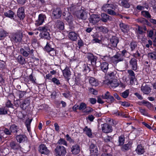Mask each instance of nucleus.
<instances>
[{
	"label": "nucleus",
	"instance_id": "1",
	"mask_svg": "<svg viewBox=\"0 0 156 156\" xmlns=\"http://www.w3.org/2000/svg\"><path fill=\"white\" fill-rule=\"evenodd\" d=\"M117 5L112 4H105L103 5L102 9L105 12H107L110 15L115 16L117 15Z\"/></svg>",
	"mask_w": 156,
	"mask_h": 156
},
{
	"label": "nucleus",
	"instance_id": "2",
	"mask_svg": "<svg viewBox=\"0 0 156 156\" xmlns=\"http://www.w3.org/2000/svg\"><path fill=\"white\" fill-rule=\"evenodd\" d=\"M23 37L22 32L19 31L12 34L11 40L14 43L20 42L21 41Z\"/></svg>",
	"mask_w": 156,
	"mask_h": 156
},
{
	"label": "nucleus",
	"instance_id": "3",
	"mask_svg": "<svg viewBox=\"0 0 156 156\" xmlns=\"http://www.w3.org/2000/svg\"><path fill=\"white\" fill-rule=\"evenodd\" d=\"M56 156H65L66 153V148L63 146L58 145L55 149Z\"/></svg>",
	"mask_w": 156,
	"mask_h": 156
},
{
	"label": "nucleus",
	"instance_id": "4",
	"mask_svg": "<svg viewBox=\"0 0 156 156\" xmlns=\"http://www.w3.org/2000/svg\"><path fill=\"white\" fill-rule=\"evenodd\" d=\"M34 51L33 49L30 50L28 46H25L24 48H21L20 49V53L25 57H28L30 55H32Z\"/></svg>",
	"mask_w": 156,
	"mask_h": 156
},
{
	"label": "nucleus",
	"instance_id": "5",
	"mask_svg": "<svg viewBox=\"0 0 156 156\" xmlns=\"http://www.w3.org/2000/svg\"><path fill=\"white\" fill-rule=\"evenodd\" d=\"M89 150L90 154L92 156H97L99 154V151L96 145L93 144H91L90 145Z\"/></svg>",
	"mask_w": 156,
	"mask_h": 156
},
{
	"label": "nucleus",
	"instance_id": "6",
	"mask_svg": "<svg viewBox=\"0 0 156 156\" xmlns=\"http://www.w3.org/2000/svg\"><path fill=\"white\" fill-rule=\"evenodd\" d=\"M127 72L129 74L128 77L130 80V83L132 85L135 84L137 82L134 73L131 70H128Z\"/></svg>",
	"mask_w": 156,
	"mask_h": 156
},
{
	"label": "nucleus",
	"instance_id": "7",
	"mask_svg": "<svg viewBox=\"0 0 156 156\" xmlns=\"http://www.w3.org/2000/svg\"><path fill=\"white\" fill-rule=\"evenodd\" d=\"M46 17L45 15L41 14L39 15L38 19L35 21V25L37 26L42 25Z\"/></svg>",
	"mask_w": 156,
	"mask_h": 156
},
{
	"label": "nucleus",
	"instance_id": "8",
	"mask_svg": "<svg viewBox=\"0 0 156 156\" xmlns=\"http://www.w3.org/2000/svg\"><path fill=\"white\" fill-rule=\"evenodd\" d=\"M102 98L104 99H107L108 103L113 102L115 99L112 95H111L108 91H107L104 95L102 96Z\"/></svg>",
	"mask_w": 156,
	"mask_h": 156
},
{
	"label": "nucleus",
	"instance_id": "9",
	"mask_svg": "<svg viewBox=\"0 0 156 156\" xmlns=\"http://www.w3.org/2000/svg\"><path fill=\"white\" fill-rule=\"evenodd\" d=\"M102 131L105 133H108L112 132V126L107 123H104L101 125Z\"/></svg>",
	"mask_w": 156,
	"mask_h": 156
},
{
	"label": "nucleus",
	"instance_id": "10",
	"mask_svg": "<svg viewBox=\"0 0 156 156\" xmlns=\"http://www.w3.org/2000/svg\"><path fill=\"white\" fill-rule=\"evenodd\" d=\"M90 22L94 24L97 23L100 20V17L98 15L92 14L89 18Z\"/></svg>",
	"mask_w": 156,
	"mask_h": 156
},
{
	"label": "nucleus",
	"instance_id": "11",
	"mask_svg": "<svg viewBox=\"0 0 156 156\" xmlns=\"http://www.w3.org/2000/svg\"><path fill=\"white\" fill-rule=\"evenodd\" d=\"M54 27L55 28H57L60 31L63 30L65 29L64 23L59 20H58L56 22Z\"/></svg>",
	"mask_w": 156,
	"mask_h": 156
},
{
	"label": "nucleus",
	"instance_id": "12",
	"mask_svg": "<svg viewBox=\"0 0 156 156\" xmlns=\"http://www.w3.org/2000/svg\"><path fill=\"white\" fill-rule=\"evenodd\" d=\"M39 148V151L41 154H48L50 152L49 150L47 149V147L44 144L40 145Z\"/></svg>",
	"mask_w": 156,
	"mask_h": 156
},
{
	"label": "nucleus",
	"instance_id": "13",
	"mask_svg": "<svg viewBox=\"0 0 156 156\" xmlns=\"http://www.w3.org/2000/svg\"><path fill=\"white\" fill-rule=\"evenodd\" d=\"M125 58L119 52H117L116 54L112 57V58L117 59V60L115 61L116 63L123 61Z\"/></svg>",
	"mask_w": 156,
	"mask_h": 156
},
{
	"label": "nucleus",
	"instance_id": "14",
	"mask_svg": "<svg viewBox=\"0 0 156 156\" xmlns=\"http://www.w3.org/2000/svg\"><path fill=\"white\" fill-rule=\"evenodd\" d=\"M80 147L77 144L73 145L71 148V151L72 153L74 154H77L80 152Z\"/></svg>",
	"mask_w": 156,
	"mask_h": 156
},
{
	"label": "nucleus",
	"instance_id": "15",
	"mask_svg": "<svg viewBox=\"0 0 156 156\" xmlns=\"http://www.w3.org/2000/svg\"><path fill=\"white\" fill-rule=\"evenodd\" d=\"M119 26L122 31L124 33H127L129 31V25L123 23H120Z\"/></svg>",
	"mask_w": 156,
	"mask_h": 156
},
{
	"label": "nucleus",
	"instance_id": "16",
	"mask_svg": "<svg viewBox=\"0 0 156 156\" xmlns=\"http://www.w3.org/2000/svg\"><path fill=\"white\" fill-rule=\"evenodd\" d=\"M16 138L17 141L19 143L24 142L27 139L26 136L24 135H17L16 136Z\"/></svg>",
	"mask_w": 156,
	"mask_h": 156
},
{
	"label": "nucleus",
	"instance_id": "17",
	"mask_svg": "<svg viewBox=\"0 0 156 156\" xmlns=\"http://www.w3.org/2000/svg\"><path fill=\"white\" fill-rule=\"evenodd\" d=\"M52 14L55 18H59L61 16L62 14L60 9L59 8L54 9L53 11Z\"/></svg>",
	"mask_w": 156,
	"mask_h": 156
},
{
	"label": "nucleus",
	"instance_id": "18",
	"mask_svg": "<svg viewBox=\"0 0 156 156\" xmlns=\"http://www.w3.org/2000/svg\"><path fill=\"white\" fill-rule=\"evenodd\" d=\"M10 147L12 149L19 150L21 148L20 144L14 141H12L10 143Z\"/></svg>",
	"mask_w": 156,
	"mask_h": 156
},
{
	"label": "nucleus",
	"instance_id": "19",
	"mask_svg": "<svg viewBox=\"0 0 156 156\" xmlns=\"http://www.w3.org/2000/svg\"><path fill=\"white\" fill-rule=\"evenodd\" d=\"M62 73L64 76L68 79H69V77L71 75V72L69 68L67 66L62 70Z\"/></svg>",
	"mask_w": 156,
	"mask_h": 156
},
{
	"label": "nucleus",
	"instance_id": "20",
	"mask_svg": "<svg viewBox=\"0 0 156 156\" xmlns=\"http://www.w3.org/2000/svg\"><path fill=\"white\" fill-rule=\"evenodd\" d=\"M17 16L20 18L23 19L25 17L24 9L22 7H21L18 9L17 13Z\"/></svg>",
	"mask_w": 156,
	"mask_h": 156
},
{
	"label": "nucleus",
	"instance_id": "21",
	"mask_svg": "<svg viewBox=\"0 0 156 156\" xmlns=\"http://www.w3.org/2000/svg\"><path fill=\"white\" fill-rule=\"evenodd\" d=\"M30 101L27 99L21 102L20 107L23 110H25L30 105Z\"/></svg>",
	"mask_w": 156,
	"mask_h": 156
},
{
	"label": "nucleus",
	"instance_id": "22",
	"mask_svg": "<svg viewBox=\"0 0 156 156\" xmlns=\"http://www.w3.org/2000/svg\"><path fill=\"white\" fill-rule=\"evenodd\" d=\"M142 91L145 94H148L151 92V89L147 85L142 86L141 88Z\"/></svg>",
	"mask_w": 156,
	"mask_h": 156
},
{
	"label": "nucleus",
	"instance_id": "23",
	"mask_svg": "<svg viewBox=\"0 0 156 156\" xmlns=\"http://www.w3.org/2000/svg\"><path fill=\"white\" fill-rule=\"evenodd\" d=\"M129 63L133 70H135L137 69V60L135 58H133L131 59L129 61Z\"/></svg>",
	"mask_w": 156,
	"mask_h": 156
},
{
	"label": "nucleus",
	"instance_id": "24",
	"mask_svg": "<svg viewBox=\"0 0 156 156\" xmlns=\"http://www.w3.org/2000/svg\"><path fill=\"white\" fill-rule=\"evenodd\" d=\"M108 63L107 62H102L101 63L100 68L101 70L105 73H106L108 69Z\"/></svg>",
	"mask_w": 156,
	"mask_h": 156
},
{
	"label": "nucleus",
	"instance_id": "25",
	"mask_svg": "<svg viewBox=\"0 0 156 156\" xmlns=\"http://www.w3.org/2000/svg\"><path fill=\"white\" fill-rule=\"evenodd\" d=\"M105 83H106L108 85H110V87L112 88L117 87L119 85V83L115 82H113L112 80H107L104 81Z\"/></svg>",
	"mask_w": 156,
	"mask_h": 156
},
{
	"label": "nucleus",
	"instance_id": "26",
	"mask_svg": "<svg viewBox=\"0 0 156 156\" xmlns=\"http://www.w3.org/2000/svg\"><path fill=\"white\" fill-rule=\"evenodd\" d=\"M77 34L74 32H70L69 33V37L72 41H76L77 38Z\"/></svg>",
	"mask_w": 156,
	"mask_h": 156
},
{
	"label": "nucleus",
	"instance_id": "27",
	"mask_svg": "<svg viewBox=\"0 0 156 156\" xmlns=\"http://www.w3.org/2000/svg\"><path fill=\"white\" fill-rule=\"evenodd\" d=\"M87 56L88 60L90 61L91 63H95L97 60L96 57L94 56L93 54L88 53L87 54Z\"/></svg>",
	"mask_w": 156,
	"mask_h": 156
},
{
	"label": "nucleus",
	"instance_id": "28",
	"mask_svg": "<svg viewBox=\"0 0 156 156\" xmlns=\"http://www.w3.org/2000/svg\"><path fill=\"white\" fill-rule=\"evenodd\" d=\"M110 42L111 46L115 47L117 46L119 42V40L117 37H113L110 40Z\"/></svg>",
	"mask_w": 156,
	"mask_h": 156
},
{
	"label": "nucleus",
	"instance_id": "29",
	"mask_svg": "<svg viewBox=\"0 0 156 156\" xmlns=\"http://www.w3.org/2000/svg\"><path fill=\"white\" fill-rule=\"evenodd\" d=\"M136 151L138 154H141L144 153L145 150L143 147L141 145H139L137 146Z\"/></svg>",
	"mask_w": 156,
	"mask_h": 156
},
{
	"label": "nucleus",
	"instance_id": "30",
	"mask_svg": "<svg viewBox=\"0 0 156 156\" xmlns=\"http://www.w3.org/2000/svg\"><path fill=\"white\" fill-rule=\"evenodd\" d=\"M83 132L89 137H91L92 136V133L91 129L86 126L83 129Z\"/></svg>",
	"mask_w": 156,
	"mask_h": 156
},
{
	"label": "nucleus",
	"instance_id": "31",
	"mask_svg": "<svg viewBox=\"0 0 156 156\" xmlns=\"http://www.w3.org/2000/svg\"><path fill=\"white\" fill-rule=\"evenodd\" d=\"M80 14L78 16V17L80 19L85 20L87 18V14L86 12L83 10H81L80 11Z\"/></svg>",
	"mask_w": 156,
	"mask_h": 156
},
{
	"label": "nucleus",
	"instance_id": "32",
	"mask_svg": "<svg viewBox=\"0 0 156 156\" xmlns=\"http://www.w3.org/2000/svg\"><path fill=\"white\" fill-rule=\"evenodd\" d=\"M121 1L120 3V5L121 6H122L126 8H129L130 5L128 3V0H120Z\"/></svg>",
	"mask_w": 156,
	"mask_h": 156
},
{
	"label": "nucleus",
	"instance_id": "33",
	"mask_svg": "<svg viewBox=\"0 0 156 156\" xmlns=\"http://www.w3.org/2000/svg\"><path fill=\"white\" fill-rule=\"evenodd\" d=\"M147 57L149 59L153 60H156V52L153 51L148 53L147 54Z\"/></svg>",
	"mask_w": 156,
	"mask_h": 156
},
{
	"label": "nucleus",
	"instance_id": "34",
	"mask_svg": "<svg viewBox=\"0 0 156 156\" xmlns=\"http://www.w3.org/2000/svg\"><path fill=\"white\" fill-rule=\"evenodd\" d=\"M116 74V72L114 71L108 73L106 75V78L108 80L112 79L114 78V76Z\"/></svg>",
	"mask_w": 156,
	"mask_h": 156
},
{
	"label": "nucleus",
	"instance_id": "35",
	"mask_svg": "<svg viewBox=\"0 0 156 156\" xmlns=\"http://www.w3.org/2000/svg\"><path fill=\"white\" fill-rule=\"evenodd\" d=\"M7 34L6 32L1 28L0 29V40L4 39Z\"/></svg>",
	"mask_w": 156,
	"mask_h": 156
},
{
	"label": "nucleus",
	"instance_id": "36",
	"mask_svg": "<svg viewBox=\"0 0 156 156\" xmlns=\"http://www.w3.org/2000/svg\"><path fill=\"white\" fill-rule=\"evenodd\" d=\"M101 16L102 17L101 20L103 22H106L108 21V20H110V16L106 14H101Z\"/></svg>",
	"mask_w": 156,
	"mask_h": 156
},
{
	"label": "nucleus",
	"instance_id": "37",
	"mask_svg": "<svg viewBox=\"0 0 156 156\" xmlns=\"http://www.w3.org/2000/svg\"><path fill=\"white\" fill-rule=\"evenodd\" d=\"M132 145V142L129 141L127 144H125L122 146V150L123 151L129 150L131 148Z\"/></svg>",
	"mask_w": 156,
	"mask_h": 156
},
{
	"label": "nucleus",
	"instance_id": "38",
	"mask_svg": "<svg viewBox=\"0 0 156 156\" xmlns=\"http://www.w3.org/2000/svg\"><path fill=\"white\" fill-rule=\"evenodd\" d=\"M96 29L104 33H108V30L107 28L104 26L97 27Z\"/></svg>",
	"mask_w": 156,
	"mask_h": 156
},
{
	"label": "nucleus",
	"instance_id": "39",
	"mask_svg": "<svg viewBox=\"0 0 156 156\" xmlns=\"http://www.w3.org/2000/svg\"><path fill=\"white\" fill-rule=\"evenodd\" d=\"M18 128L17 126L15 125H13L11 126L9 129L11 130V133H16L18 131Z\"/></svg>",
	"mask_w": 156,
	"mask_h": 156
},
{
	"label": "nucleus",
	"instance_id": "40",
	"mask_svg": "<svg viewBox=\"0 0 156 156\" xmlns=\"http://www.w3.org/2000/svg\"><path fill=\"white\" fill-rule=\"evenodd\" d=\"M137 21L138 23L144 24H147L148 25L150 24V23L147 20L143 18H141L138 19Z\"/></svg>",
	"mask_w": 156,
	"mask_h": 156
},
{
	"label": "nucleus",
	"instance_id": "41",
	"mask_svg": "<svg viewBox=\"0 0 156 156\" xmlns=\"http://www.w3.org/2000/svg\"><path fill=\"white\" fill-rule=\"evenodd\" d=\"M17 59L18 62L20 64L23 65L26 63L25 59L21 55H19Z\"/></svg>",
	"mask_w": 156,
	"mask_h": 156
},
{
	"label": "nucleus",
	"instance_id": "42",
	"mask_svg": "<svg viewBox=\"0 0 156 156\" xmlns=\"http://www.w3.org/2000/svg\"><path fill=\"white\" fill-rule=\"evenodd\" d=\"M4 14L6 17L12 19L13 18L14 13L12 11L9 10L6 12H5Z\"/></svg>",
	"mask_w": 156,
	"mask_h": 156
},
{
	"label": "nucleus",
	"instance_id": "43",
	"mask_svg": "<svg viewBox=\"0 0 156 156\" xmlns=\"http://www.w3.org/2000/svg\"><path fill=\"white\" fill-rule=\"evenodd\" d=\"M48 26L45 25L43 27H40L37 28V30L42 32H45L48 30Z\"/></svg>",
	"mask_w": 156,
	"mask_h": 156
},
{
	"label": "nucleus",
	"instance_id": "44",
	"mask_svg": "<svg viewBox=\"0 0 156 156\" xmlns=\"http://www.w3.org/2000/svg\"><path fill=\"white\" fill-rule=\"evenodd\" d=\"M90 83L92 86H98V83L96 80L93 77H90L89 80Z\"/></svg>",
	"mask_w": 156,
	"mask_h": 156
},
{
	"label": "nucleus",
	"instance_id": "45",
	"mask_svg": "<svg viewBox=\"0 0 156 156\" xmlns=\"http://www.w3.org/2000/svg\"><path fill=\"white\" fill-rule=\"evenodd\" d=\"M141 15L144 17L147 18H151V16L147 11L144 10L141 12Z\"/></svg>",
	"mask_w": 156,
	"mask_h": 156
},
{
	"label": "nucleus",
	"instance_id": "46",
	"mask_svg": "<svg viewBox=\"0 0 156 156\" xmlns=\"http://www.w3.org/2000/svg\"><path fill=\"white\" fill-rule=\"evenodd\" d=\"M131 51H133L137 47V44L136 42H132L130 44Z\"/></svg>",
	"mask_w": 156,
	"mask_h": 156
},
{
	"label": "nucleus",
	"instance_id": "47",
	"mask_svg": "<svg viewBox=\"0 0 156 156\" xmlns=\"http://www.w3.org/2000/svg\"><path fill=\"white\" fill-rule=\"evenodd\" d=\"M57 144L59 145H63L66 146L68 144L66 141L63 138H60L58 141Z\"/></svg>",
	"mask_w": 156,
	"mask_h": 156
},
{
	"label": "nucleus",
	"instance_id": "48",
	"mask_svg": "<svg viewBox=\"0 0 156 156\" xmlns=\"http://www.w3.org/2000/svg\"><path fill=\"white\" fill-rule=\"evenodd\" d=\"M113 114L117 116H121L125 118L127 117L125 116V115L124 114L123 112H120L118 111H116L115 112H113Z\"/></svg>",
	"mask_w": 156,
	"mask_h": 156
},
{
	"label": "nucleus",
	"instance_id": "49",
	"mask_svg": "<svg viewBox=\"0 0 156 156\" xmlns=\"http://www.w3.org/2000/svg\"><path fill=\"white\" fill-rule=\"evenodd\" d=\"M129 94V90H127L123 92L120 93L121 96L124 98H127Z\"/></svg>",
	"mask_w": 156,
	"mask_h": 156
},
{
	"label": "nucleus",
	"instance_id": "50",
	"mask_svg": "<svg viewBox=\"0 0 156 156\" xmlns=\"http://www.w3.org/2000/svg\"><path fill=\"white\" fill-rule=\"evenodd\" d=\"M32 121V119H27L25 122V124L28 130L29 131L30 129V125Z\"/></svg>",
	"mask_w": 156,
	"mask_h": 156
},
{
	"label": "nucleus",
	"instance_id": "51",
	"mask_svg": "<svg viewBox=\"0 0 156 156\" xmlns=\"http://www.w3.org/2000/svg\"><path fill=\"white\" fill-rule=\"evenodd\" d=\"M125 140V138L124 137L122 136H119V146L122 145L124 143V141Z\"/></svg>",
	"mask_w": 156,
	"mask_h": 156
},
{
	"label": "nucleus",
	"instance_id": "52",
	"mask_svg": "<svg viewBox=\"0 0 156 156\" xmlns=\"http://www.w3.org/2000/svg\"><path fill=\"white\" fill-rule=\"evenodd\" d=\"M45 50L48 52L50 51L54 48L51 47V44L47 43L44 48Z\"/></svg>",
	"mask_w": 156,
	"mask_h": 156
},
{
	"label": "nucleus",
	"instance_id": "53",
	"mask_svg": "<svg viewBox=\"0 0 156 156\" xmlns=\"http://www.w3.org/2000/svg\"><path fill=\"white\" fill-rule=\"evenodd\" d=\"M7 114V110L5 107L0 108V115H5Z\"/></svg>",
	"mask_w": 156,
	"mask_h": 156
},
{
	"label": "nucleus",
	"instance_id": "54",
	"mask_svg": "<svg viewBox=\"0 0 156 156\" xmlns=\"http://www.w3.org/2000/svg\"><path fill=\"white\" fill-rule=\"evenodd\" d=\"M139 110L140 113L143 115L148 116V114L146 110L144 109H143L141 108H139Z\"/></svg>",
	"mask_w": 156,
	"mask_h": 156
},
{
	"label": "nucleus",
	"instance_id": "55",
	"mask_svg": "<svg viewBox=\"0 0 156 156\" xmlns=\"http://www.w3.org/2000/svg\"><path fill=\"white\" fill-rule=\"evenodd\" d=\"M104 141L106 143L112 142V138L111 136H107L105 138Z\"/></svg>",
	"mask_w": 156,
	"mask_h": 156
},
{
	"label": "nucleus",
	"instance_id": "56",
	"mask_svg": "<svg viewBox=\"0 0 156 156\" xmlns=\"http://www.w3.org/2000/svg\"><path fill=\"white\" fill-rule=\"evenodd\" d=\"M51 81L54 83L55 84L57 85H58L60 84V82L59 80L58 79L55 77H54L52 78V79H51Z\"/></svg>",
	"mask_w": 156,
	"mask_h": 156
},
{
	"label": "nucleus",
	"instance_id": "57",
	"mask_svg": "<svg viewBox=\"0 0 156 156\" xmlns=\"http://www.w3.org/2000/svg\"><path fill=\"white\" fill-rule=\"evenodd\" d=\"M143 104H144V105L147 106L149 109L151 108L152 107L151 104L148 101H143Z\"/></svg>",
	"mask_w": 156,
	"mask_h": 156
},
{
	"label": "nucleus",
	"instance_id": "58",
	"mask_svg": "<svg viewBox=\"0 0 156 156\" xmlns=\"http://www.w3.org/2000/svg\"><path fill=\"white\" fill-rule=\"evenodd\" d=\"M86 108V105L83 103H81L80 105L79 109L80 110H83Z\"/></svg>",
	"mask_w": 156,
	"mask_h": 156
},
{
	"label": "nucleus",
	"instance_id": "59",
	"mask_svg": "<svg viewBox=\"0 0 156 156\" xmlns=\"http://www.w3.org/2000/svg\"><path fill=\"white\" fill-rule=\"evenodd\" d=\"M3 131L4 133L6 135H10L11 134V130L7 128H5Z\"/></svg>",
	"mask_w": 156,
	"mask_h": 156
},
{
	"label": "nucleus",
	"instance_id": "60",
	"mask_svg": "<svg viewBox=\"0 0 156 156\" xmlns=\"http://www.w3.org/2000/svg\"><path fill=\"white\" fill-rule=\"evenodd\" d=\"M66 140L70 143H74V140L70 137L69 136L68 134H67L66 136Z\"/></svg>",
	"mask_w": 156,
	"mask_h": 156
},
{
	"label": "nucleus",
	"instance_id": "61",
	"mask_svg": "<svg viewBox=\"0 0 156 156\" xmlns=\"http://www.w3.org/2000/svg\"><path fill=\"white\" fill-rule=\"evenodd\" d=\"M18 94H19V98H23L24 95L25 94L26 92L22 91L19 90L18 91Z\"/></svg>",
	"mask_w": 156,
	"mask_h": 156
},
{
	"label": "nucleus",
	"instance_id": "62",
	"mask_svg": "<svg viewBox=\"0 0 156 156\" xmlns=\"http://www.w3.org/2000/svg\"><path fill=\"white\" fill-rule=\"evenodd\" d=\"M66 20L69 23H71L73 20V18L72 16L71 15H69V16L67 17L66 18Z\"/></svg>",
	"mask_w": 156,
	"mask_h": 156
},
{
	"label": "nucleus",
	"instance_id": "63",
	"mask_svg": "<svg viewBox=\"0 0 156 156\" xmlns=\"http://www.w3.org/2000/svg\"><path fill=\"white\" fill-rule=\"evenodd\" d=\"M43 37L46 39H49L50 38L49 34L48 32H46L43 34Z\"/></svg>",
	"mask_w": 156,
	"mask_h": 156
},
{
	"label": "nucleus",
	"instance_id": "64",
	"mask_svg": "<svg viewBox=\"0 0 156 156\" xmlns=\"http://www.w3.org/2000/svg\"><path fill=\"white\" fill-rule=\"evenodd\" d=\"M89 101L91 104H94L96 103L97 101L95 98H90L89 99Z\"/></svg>",
	"mask_w": 156,
	"mask_h": 156
}]
</instances>
